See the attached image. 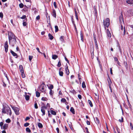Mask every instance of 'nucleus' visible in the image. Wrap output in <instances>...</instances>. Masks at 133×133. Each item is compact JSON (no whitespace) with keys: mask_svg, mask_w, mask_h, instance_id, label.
I'll use <instances>...</instances> for the list:
<instances>
[{"mask_svg":"<svg viewBox=\"0 0 133 133\" xmlns=\"http://www.w3.org/2000/svg\"><path fill=\"white\" fill-rule=\"evenodd\" d=\"M103 24L104 26V28L105 29H106V27L108 28L110 25V20L108 18H107L105 20V21L104 20L103 21Z\"/></svg>","mask_w":133,"mask_h":133,"instance_id":"obj_1","label":"nucleus"},{"mask_svg":"<svg viewBox=\"0 0 133 133\" xmlns=\"http://www.w3.org/2000/svg\"><path fill=\"white\" fill-rule=\"evenodd\" d=\"M39 87L40 90L42 92H44L46 90L45 88H46V86L44 83L43 82L39 86Z\"/></svg>","mask_w":133,"mask_h":133,"instance_id":"obj_2","label":"nucleus"},{"mask_svg":"<svg viewBox=\"0 0 133 133\" xmlns=\"http://www.w3.org/2000/svg\"><path fill=\"white\" fill-rule=\"evenodd\" d=\"M8 35L9 41L12 40V39L14 38H17V37L15 36L14 34L11 32H8Z\"/></svg>","mask_w":133,"mask_h":133,"instance_id":"obj_3","label":"nucleus"},{"mask_svg":"<svg viewBox=\"0 0 133 133\" xmlns=\"http://www.w3.org/2000/svg\"><path fill=\"white\" fill-rule=\"evenodd\" d=\"M9 42L10 45L12 46H14L17 42L16 38L13 39L12 40H10L9 41Z\"/></svg>","mask_w":133,"mask_h":133,"instance_id":"obj_4","label":"nucleus"},{"mask_svg":"<svg viewBox=\"0 0 133 133\" xmlns=\"http://www.w3.org/2000/svg\"><path fill=\"white\" fill-rule=\"evenodd\" d=\"M4 48L5 51L6 52H7L8 51V41H6L4 43Z\"/></svg>","mask_w":133,"mask_h":133,"instance_id":"obj_5","label":"nucleus"},{"mask_svg":"<svg viewBox=\"0 0 133 133\" xmlns=\"http://www.w3.org/2000/svg\"><path fill=\"white\" fill-rule=\"evenodd\" d=\"M12 108L15 111V114L17 115H19V109L17 107H13Z\"/></svg>","mask_w":133,"mask_h":133,"instance_id":"obj_6","label":"nucleus"},{"mask_svg":"<svg viewBox=\"0 0 133 133\" xmlns=\"http://www.w3.org/2000/svg\"><path fill=\"white\" fill-rule=\"evenodd\" d=\"M6 111L7 112V114L8 115L9 114L10 116L11 115L12 113L10 108L9 107L7 108L6 109Z\"/></svg>","mask_w":133,"mask_h":133,"instance_id":"obj_7","label":"nucleus"},{"mask_svg":"<svg viewBox=\"0 0 133 133\" xmlns=\"http://www.w3.org/2000/svg\"><path fill=\"white\" fill-rule=\"evenodd\" d=\"M10 52L15 57V58H18V56L16 53H15L11 50H10Z\"/></svg>","mask_w":133,"mask_h":133,"instance_id":"obj_8","label":"nucleus"},{"mask_svg":"<svg viewBox=\"0 0 133 133\" xmlns=\"http://www.w3.org/2000/svg\"><path fill=\"white\" fill-rule=\"evenodd\" d=\"M51 14L55 18H56V11L55 9H52V11L51 12Z\"/></svg>","mask_w":133,"mask_h":133,"instance_id":"obj_9","label":"nucleus"},{"mask_svg":"<svg viewBox=\"0 0 133 133\" xmlns=\"http://www.w3.org/2000/svg\"><path fill=\"white\" fill-rule=\"evenodd\" d=\"M108 78L107 79L108 80V83L109 85V88L110 89H111V88L110 87V85L112 83V82L111 81V80L110 79V78L108 76Z\"/></svg>","mask_w":133,"mask_h":133,"instance_id":"obj_10","label":"nucleus"},{"mask_svg":"<svg viewBox=\"0 0 133 133\" xmlns=\"http://www.w3.org/2000/svg\"><path fill=\"white\" fill-rule=\"evenodd\" d=\"M41 108H47L46 106H45L46 103L44 102H41Z\"/></svg>","mask_w":133,"mask_h":133,"instance_id":"obj_11","label":"nucleus"},{"mask_svg":"<svg viewBox=\"0 0 133 133\" xmlns=\"http://www.w3.org/2000/svg\"><path fill=\"white\" fill-rule=\"evenodd\" d=\"M47 108H41V111L43 114H42V115L43 116L45 114V109H46Z\"/></svg>","mask_w":133,"mask_h":133,"instance_id":"obj_12","label":"nucleus"},{"mask_svg":"<svg viewBox=\"0 0 133 133\" xmlns=\"http://www.w3.org/2000/svg\"><path fill=\"white\" fill-rule=\"evenodd\" d=\"M74 11L75 12V16L76 17V19L78 21V14L77 11H76V9L75 8H74Z\"/></svg>","mask_w":133,"mask_h":133,"instance_id":"obj_13","label":"nucleus"},{"mask_svg":"<svg viewBox=\"0 0 133 133\" xmlns=\"http://www.w3.org/2000/svg\"><path fill=\"white\" fill-rule=\"evenodd\" d=\"M107 33L108 37L109 38L110 37H111V34L110 32L109 31L108 29L107 30Z\"/></svg>","mask_w":133,"mask_h":133,"instance_id":"obj_14","label":"nucleus"},{"mask_svg":"<svg viewBox=\"0 0 133 133\" xmlns=\"http://www.w3.org/2000/svg\"><path fill=\"white\" fill-rule=\"evenodd\" d=\"M65 71L67 75H68L69 74V71L68 69V66H67L65 68Z\"/></svg>","mask_w":133,"mask_h":133,"instance_id":"obj_15","label":"nucleus"},{"mask_svg":"<svg viewBox=\"0 0 133 133\" xmlns=\"http://www.w3.org/2000/svg\"><path fill=\"white\" fill-rule=\"evenodd\" d=\"M126 2L127 3L129 4H133V0H127Z\"/></svg>","mask_w":133,"mask_h":133,"instance_id":"obj_16","label":"nucleus"},{"mask_svg":"<svg viewBox=\"0 0 133 133\" xmlns=\"http://www.w3.org/2000/svg\"><path fill=\"white\" fill-rule=\"evenodd\" d=\"M19 69L21 72H23V66L22 65H20L19 66Z\"/></svg>","mask_w":133,"mask_h":133,"instance_id":"obj_17","label":"nucleus"},{"mask_svg":"<svg viewBox=\"0 0 133 133\" xmlns=\"http://www.w3.org/2000/svg\"><path fill=\"white\" fill-rule=\"evenodd\" d=\"M8 126V124H5L4 125L3 128L4 130H5L7 128Z\"/></svg>","mask_w":133,"mask_h":133,"instance_id":"obj_18","label":"nucleus"},{"mask_svg":"<svg viewBox=\"0 0 133 133\" xmlns=\"http://www.w3.org/2000/svg\"><path fill=\"white\" fill-rule=\"evenodd\" d=\"M48 36L49 39L51 40H52L54 38V37L50 33L48 34Z\"/></svg>","mask_w":133,"mask_h":133,"instance_id":"obj_19","label":"nucleus"},{"mask_svg":"<svg viewBox=\"0 0 133 133\" xmlns=\"http://www.w3.org/2000/svg\"><path fill=\"white\" fill-rule=\"evenodd\" d=\"M70 111L72 113V114H75V110L73 107H71V108Z\"/></svg>","mask_w":133,"mask_h":133,"instance_id":"obj_20","label":"nucleus"},{"mask_svg":"<svg viewBox=\"0 0 133 133\" xmlns=\"http://www.w3.org/2000/svg\"><path fill=\"white\" fill-rule=\"evenodd\" d=\"M58 56L55 55H52V58L54 59H56L58 58Z\"/></svg>","mask_w":133,"mask_h":133,"instance_id":"obj_21","label":"nucleus"},{"mask_svg":"<svg viewBox=\"0 0 133 133\" xmlns=\"http://www.w3.org/2000/svg\"><path fill=\"white\" fill-rule=\"evenodd\" d=\"M81 40L83 42V34L81 32L80 34Z\"/></svg>","mask_w":133,"mask_h":133,"instance_id":"obj_22","label":"nucleus"},{"mask_svg":"<svg viewBox=\"0 0 133 133\" xmlns=\"http://www.w3.org/2000/svg\"><path fill=\"white\" fill-rule=\"evenodd\" d=\"M30 97L28 95H26L25 96V98L27 101H28L29 100Z\"/></svg>","mask_w":133,"mask_h":133,"instance_id":"obj_23","label":"nucleus"},{"mask_svg":"<svg viewBox=\"0 0 133 133\" xmlns=\"http://www.w3.org/2000/svg\"><path fill=\"white\" fill-rule=\"evenodd\" d=\"M48 86V87L49 89L50 90H52V89L53 88H54L53 85L52 84H50V86L49 87Z\"/></svg>","mask_w":133,"mask_h":133,"instance_id":"obj_24","label":"nucleus"},{"mask_svg":"<svg viewBox=\"0 0 133 133\" xmlns=\"http://www.w3.org/2000/svg\"><path fill=\"white\" fill-rule=\"evenodd\" d=\"M38 126L39 128H42L43 127V125L40 123H38Z\"/></svg>","mask_w":133,"mask_h":133,"instance_id":"obj_25","label":"nucleus"},{"mask_svg":"<svg viewBox=\"0 0 133 133\" xmlns=\"http://www.w3.org/2000/svg\"><path fill=\"white\" fill-rule=\"evenodd\" d=\"M54 93V91H52V90H50L49 94L51 96H52L53 95Z\"/></svg>","mask_w":133,"mask_h":133,"instance_id":"obj_26","label":"nucleus"},{"mask_svg":"<svg viewBox=\"0 0 133 133\" xmlns=\"http://www.w3.org/2000/svg\"><path fill=\"white\" fill-rule=\"evenodd\" d=\"M6 110L5 108L4 107H3L2 109V112L4 114L6 113Z\"/></svg>","mask_w":133,"mask_h":133,"instance_id":"obj_27","label":"nucleus"},{"mask_svg":"<svg viewBox=\"0 0 133 133\" xmlns=\"http://www.w3.org/2000/svg\"><path fill=\"white\" fill-rule=\"evenodd\" d=\"M50 112L52 115H56V112L52 110H51L50 111Z\"/></svg>","mask_w":133,"mask_h":133,"instance_id":"obj_28","label":"nucleus"},{"mask_svg":"<svg viewBox=\"0 0 133 133\" xmlns=\"http://www.w3.org/2000/svg\"><path fill=\"white\" fill-rule=\"evenodd\" d=\"M55 32H57L58 31L59 29L58 26L57 25H55Z\"/></svg>","mask_w":133,"mask_h":133,"instance_id":"obj_29","label":"nucleus"},{"mask_svg":"<svg viewBox=\"0 0 133 133\" xmlns=\"http://www.w3.org/2000/svg\"><path fill=\"white\" fill-rule=\"evenodd\" d=\"M88 102L91 107H93V104L91 102V101L89 99L88 100Z\"/></svg>","mask_w":133,"mask_h":133,"instance_id":"obj_30","label":"nucleus"},{"mask_svg":"<svg viewBox=\"0 0 133 133\" xmlns=\"http://www.w3.org/2000/svg\"><path fill=\"white\" fill-rule=\"evenodd\" d=\"M90 51L91 52V55H94V49H90Z\"/></svg>","mask_w":133,"mask_h":133,"instance_id":"obj_31","label":"nucleus"},{"mask_svg":"<svg viewBox=\"0 0 133 133\" xmlns=\"http://www.w3.org/2000/svg\"><path fill=\"white\" fill-rule=\"evenodd\" d=\"M82 86L83 88H84L86 87V85H85V83L84 82H83L82 84Z\"/></svg>","mask_w":133,"mask_h":133,"instance_id":"obj_32","label":"nucleus"},{"mask_svg":"<svg viewBox=\"0 0 133 133\" xmlns=\"http://www.w3.org/2000/svg\"><path fill=\"white\" fill-rule=\"evenodd\" d=\"M72 22L73 24V25H74V26L75 27V29L76 30H77V29H76V25H75V24L74 23V21L73 20V19L72 18Z\"/></svg>","mask_w":133,"mask_h":133,"instance_id":"obj_33","label":"nucleus"},{"mask_svg":"<svg viewBox=\"0 0 133 133\" xmlns=\"http://www.w3.org/2000/svg\"><path fill=\"white\" fill-rule=\"evenodd\" d=\"M21 75L22 77L23 78H24L25 77V75L24 73V71L23 72H21Z\"/></svg>","mask_w":133,"mask_h":133,"instance_id":"obj_34","label":"nucleus"},{"mask_svg":"<svg viewBox=\"0 0 133 133\" xmlns=\"http://www.w3.org/2000/svg\"><path fill=\"white\" fill-rule=\"evenodd\" d=\"M36 96L37 97H39L40 96V93L38 91L36 92Z\"/></svg>","mask_w":133,"mask_h":133,"instance_id":"obj_35","label":"nucleus"},{"mask_svg":"<svg viewBox=\"0 0 133 133\" xmlns=\"http://www.w3.org/2000/svg\"><path fill=\"white\" fill-rule=\"evenodd\" d=\"M64 37L63 36H62L60 38V39L62 42H63L64 41Z\"/></svg>","mask_w":133,"mask_h":133,"instance_id":"obj_36","label":"nucleus"},{"mask_svg":"<svg viewBox=\"0 0 133 133\" xmlns=\"http://www.w3.org/2000/svg\"><path fill=\"white\" fill-rule=\"evenodd\" d=\"M61 101L63 103H65L66 102V100L65 98H62L61 99Z\"/></svg>","mask_w":133,"mask_h":133,"instance_id":"obj_37","label":"nucleus"},{"mask_svg":"<svg viewBox=\"0 0 133 133\" xmlns=\"http://www.w3.org/2000/svg\"><path fill=\"white\" fill-rule=\"evenodd\" d=\"M26 131L29 132H31V130L28 127L26 128Z\"/></svg>","mask_w":133,"mask_h":133,"instance_id":"obj_38","label":"nucleus"},{"mask_svg":"<svg viewBox=\"0 0 133 133\" xmlns=\"http://www.w3.org/2000/svg\"><path fill=\"white\" fill-rule=\"evenodd\" d=\"M34 107L35 109H36L38 108V107L37 105V103L36 102H35Z\"/></svg>","mask_w":133,"mask_h":133,"instance_id":"obj_39","label":"nucleus"},{"mask_svg":"<svg viewBox=\"0 0 133 133\" xmlns=\"http://www.w3.org/2000/svg\"><path fill=\"white\" fill-rule=\"evenodd\" d=\"M63 72L62 71H59V74L60 76H62L63 75Z\"/></svg>","mask_w":133,"mask_h":133,"instance_id":"obj_40","label":"nucleus"},{"mask_svg":"<svg viewBox=\"0 0 133 133\" xmlns=\"http://www.w3.org/2000/svg\"><path fill=\"white\" fill-rule=\"evenodd\" d=\"M19 6L20 8H22L24 6V5L22 3H21L19 4Z\"/></svg>","mask_w":133,"mask_h":133,"instance_id":"obj_41","label":"nucleus"},{"mask_svg":"<svg viewBox=\"0 0 133 133\" xmlns=\"http://www.w3.org/2000/svg\"><path fill=\"white\" fill-rule=\"evenodd\" d=\"M5 122L7 123H9L11 122V120L9 118H8L5 120Z\"/></svg>","mask_w":133,"mask_h":133,"instance_id":"obj_42","label":"nucleus"},{"mask_svg":"<svg viewBox=\"0 0 133 133\" xmlns=\"http://www.w3.org/2000/svg\"><path fill=\"white\" fill-rule=\"evenodd\" d=\"M123 106L125 107V108L127 109H128V107L127 105L125 103H123Z\"/></svg>","mask_w":133,"mask_h":133,"instance_id":"obj_43","label":"nucleus"},{"mask_svg":"<svg viewBox=\"0 0 133 133\" xmlns=\"http://www.w3.org/2000/svg\"><path fill=\"white\" fill-rule=\"evenodd\" d=\"M41 100L42 101H46L48 100V99L46 97H43L41 99Z\"/></svg>","mask_w":133,"mask_h":133,"instance_id":"obj_44","label":"nucleus"},{"mask_svg":"<svg viewBox=\"0 0 133 133\" xmlns=\"http://www.w3.org/2000/svg\"><path fill=\"white\" fill-rule=\"evenodd\" d=\"M123 117H121V119H119L118 120L119 121L121 122V123H122V122H123Z\"/></svg>","mask_w":133,"mask_h":133,"instance_id":"obj_45","label":"nucleus"},{"mask_svg":"<svg viewBox=\"0 0 133 133\" xmlns=\"http://www.w3.org/2000/svg\"><path fill=\"white\" fill-rule=\"evenodd\" d=\"M3 122H1L0 123V126L1 127V129H3Z\"/></svg>","mask_w":133,"mask_h":133,"instance_id":"obj_46","label":"nucleus"},{"mask_svg":"<svg viewBox=\"0 0 133 133\" xmlns=\"http://www.w3.org/2000/svg\"><path fill=\"white\" fill-rule=\"evenodd\" d=\"M29 123H26L24 124V126L25 127H27L29 126Z\"/></svg>","mask_w":133,"mask_h":133,"instance_id":"obj_47","label":"nucleus"},{"mask_svg":"<svg viewBox=\"0 0 133 133\" xmlns=\"http://www.w3.org/2000/svg\"><path fill=\"white\" fill-rule=\"evenodd\" d=\"M114 61H117L118 63H119V61L118 60V59H117V58L116 57H114Z\"/></svg>","mask_w":133,"mask_h":133,"instance_id":"obj_48","label":"nucleus"},{"mask_svg":"<svg viewBox=\"0 0 133 133\" xmlns=\"http://www.w3.org/2000/svg\"><path fill=\"white\" fill-rule=\"evenodd\" d=\"M61 66V63L60 61H59L58 63L57 64V66L58 67H60Z\"/></svg>","mask_w":133,"mask_h":133,"instance_id":"obj_49","label":"nucleus"},{"mask_svg":"<svg viewBox=\"0 0 133 133\" xmlns=\"http://www.w3.org/2000/svg\"><path fill=\"white\" fill-rule=\"evenodd\" d=\"M130 124L131 127V130H132L133 129V127L132 126V124L131 123H130Z\"/></svg>","mask_w":133,"mask_h":133,"instance_id":"obj_50","label":"nucleus"},{"mask_svg":"<svg viewBox=\"0 0 133 133\" xmlns=\"http://www.w3.org/2000/svg\"><path fill=\"white\" fill-rule=\"evenodd\" d=\"M32 58H33L32 56H29V61H31V59H32Z\"/></svg>","mask_w":133,"mask_h":133,"instance_id":"obj_51","label":"nucleus"},{"mask_svg":"<svg viewBox=\"0 0 133 133\" xmlns=\"http://www.w3.org/2000/svg\"><path fill=\"white\" fill-rule=\"evenodd\" d=\"M36 50H37V51H38V52H39V53H41V54H42V53L40 51V50H39V48H38V47H37L36 48Z\"/></svg>","mask_w":133,"mask_h":133,"instance_id":"obj_52","label":"nucleus"},{"mask_svg":"<svg viewBox=\"0 0 133 133\" xmlns=\"http://www.w3.org/2000/svg\"><path fill=\"white\" fill-rule=\"evenodd\" d=\"M2 82L3 83V86L4 87H6V84L4 82L3 80H2Z\"/></svg>","mask_w":133,"mask_h":133,"instance_id":"obj_53","label":"nucleus"},{"mask_svg":"<svg viewBox=\"0 0 133 133\" xmlns=\"http://www.w3.org/2000/svg\"><path fill=\"white\" fill-rule=\"evenodd\" d=\"M26 17V16L25 15H23L22 17H21V18L22 19H24Z\"/></svg>","mask_w":133,"mask_h":133,"instance_id":"obj_54","label":"nucleus"},{"mask_svg":"<svg viewBox=\"0 0 133 133\" xmlns=\"http://www.w3.org/2000/svg\"><path fill=\"white\" fill-rule=\"evenodd\" d=\"M3 14L2 13L0 12V17L1 18H3Z\"/></svg>","mask_w":133,"mask_h":133,"instance_id":"obj_55","label":"nucleus"},{"mask_svg":"<svg viewBox=\"0 0 133 133\" xmlns=\"http://www.w3.org/2000/svg\"><path fill=\"white\" fill-rule=\"evenodd\" d=\"M23 25L24 26H25L26 25L27 23L26 22H23Z\"/></svg>","mask_w":133,"mask_h":133,"instance_id":"obj_56","label":"nucleus"},{"mask_svg":"<svg viewBox=\"0 0 133 133\" xmlns=\"http://www.w3.org/2000/svg\"><path fill=\"white\" fill-rule=\"evenodd\" d=\"M54 5L55 8H57V5L56 4V3L55 2H54Z\"/></svg>","mask_w":133,"mask_h":133,"instance_id":"obj_57","label":"nucleus"},{"mask_svg":"<svg viewBox=\"0 0 133 133\" xmlns=\"http://www.w3.org/2000/svg\"><path fill=\"white\" fill-rule=\"evenodd\" d=\"M78 98L79 99H81L82 98V96L80 95H78Z\"/></svg>","mask_w":133,"mask_h":133,"instance_id":"obj_58","label":"nucleus"},{"mask_svg":"<svg viewBox=\"0 0 133 133\" xmlns=\"http://www.w3.org/2000/svg\"><path fill=\"white\" fill-rule=\"evenodd\" d=\"M65 60L67 62L69 63V61L68 59H67V58L66 57H65Z\"/></svg>","mask_w":133,"mask_h":133,"instance_id":"obj_59","label":"nucleus"},{"mask_svg":"<svg viewBox=\"0 0 133 133\" xmlns=\"http://www.w3.org/2000/svg\"><path fill=\"white\" fill-rule=\"evenodd\" d=\"M85 129L86 130L87 133H90L88 131V128L87 127L85 128Z\"/></svg>","mask_w":133,"mask_h":133,"instance_id":"obj_60","label":"nucleus"},{"mask_svg":"<svg viewBox=\"0 0 133 133\" xmlns=\"http://www.w3.org/2000/svg\"><path fill=\"white\" fill-rule=\"evenodd\" d=\"M30 118L28 117H26L25 119V121H26L27 120H28L29 119H30Z\"/></svg>","mask_w":133,"mask_h":133,"instance_id":"obj_61","label":"nucleus"},{"mask_svg":"<svg viewBox=\"0 0 133 133\" xmlns=\"http://www.w3.org/2000/svg\"><path fill=\"white\" fill-rule=\"evenodd\" d=\"M69 126L70 128V129L72 130V129H73V127L72 125H70L69 124Z\"/></svg>","mask_w":133,"mask_h":133,"instance_id":"obj_62","label":"nucleus"},{"mask_svg":"<svg viewBox=\"0 0 133 133\" xmlns=\"http://www.w3.org/2000/svg\"><path fill=\"white\" fill-rule=\"evenodd\" d=\"M36 19L37 20H39L40 19V16L39 15H38L37 16Z\"/></svg>","mask_w":133,"mask_h":133,"instance_id":"obj_63","label":"nucleus"},{"mask_svg":"<svg viewBox=\"0 0 133 133\" xmlns=\"http://www.w3.org/2000/svg\"><path fill=\"white\" fill-rule=\"evenodd\" d=\"M56 130L57 131V132L58 133H59V128H56Z\"/></svg>","mask_w":133,"mask_h":133,"instance_id":"obj_64","label":"nucleus"}]
</instances>
